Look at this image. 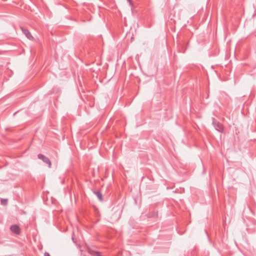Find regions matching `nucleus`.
Wrapping results in <instances>:
<instances>
[{"instance_id":"nucleus-9","label":"nucleus","mask_w":256,"mask_h":256,"mask_svg":"<svg viewBox=\"0 0 256 256\" xmlns=\"http://www.w3.org/2000/svg\"><path fill=\"white\" fill-rule=\"evenodd\" d=\"M44 256H50V255L49 253H48V252H46L44 253Z\"/></svg>"},{"instance_id":"nucleus-2","label":"nucleus","mask_w":256,"mask_h":256,"mask_svg":"<svg viewBox=\"0 0 256 256\" xmlns=\"http://www.w3.org/2000/svg\"><path fill=\"white\" fill-rule=\"evenodd\" d=\"M38 157L39 159L42 160L43 162L47 164L49 168H51V162L48 157L40 154H38Z\"/></svg>"},{"instance_id":"nucleus-4","label":"nucleus","mask_w":256,"mask_h":256,"mask_svg":"<svg viewBox=\"0 0 256 256\" xmlns=\"http://www.w3.org/2000/svg\"><path fill=\"white\" fill-rule=\"evenodd\" d=\"M10 230L12 232L16 234H19L20 233V227L16 224L11 226L10 227Z\"/></svg>"},{"instance_id":"nucleus-7","label":"nucleus","mask_w":256,"mask_h":256,"mask_svg":"<svg viewBox=\"0 0 256 256\" xmlns=\"http://www.w3.org/2000/svg\"><path fill=\"white\" fill-rule=\"evenodd\" d=\"M88 252L89 254L92 255H96L97 256H101L100 252H96L94 250H92V249H88Z\"/></svg>"},{"instance_id":"nucleus-1","label":"nucleus","mask_w":256,"mask_h":256,"mask_svg":"<svg viewBox=\"0 0 256 256\" xmlns=\"http://www.w3.org/2000/svg\"><path fill=\"white\" fill-rule=\"evenodd\" d=\"M212 124L217 131L221 133L224 132V126L222 124L216 120L214 118H212Z\"/></svg>"},{"instance_id":"nucleus-6","label":"nucleus","mask_w":256,"mask_h":256,"mask_svg":"<svg viewBox=\"0 0 256 256\" xmlns=\"http://www.w3.org/2000/svg\"><path fill=\"white\" fill-rule=\"evenodd\" d=\"M94 192L97 196L100 201L102 202L103 200L102 196L100 192L94 191Z\"/></svg>"},{"instance_id":"nucleus-5","label":"nucleus","mask_w":256,"mask_h":256,"mask_svg":"<svg viewBox=\"0 0 256 256\" xmlns=\"http://www.w3.org/2000/svg\"><path fill=\"white\" fill-rule=\"evenodd\" d=\"M20 29L22 30L23 33L25 34V36L27 37L29 40H33L34 38L32 36L30 32H29L28 30L25 28L22 27H20Z\"/></svg>"},{"instance_id":"nucleus-8","label":"nucleus","mask_w":256,"mask_h":256,"mask_svg":"<svg viewBox=\"0 0 256 256\" xmlns=\"http://www.w3.org/2000/svg\"><path fill=\"white\" fill-rule=\"evenodd\" d=\"M8 200L6 199H2L1 202L3 204H7Z\"/></svg>"},{"instance_id":"nucleus-3","label":"nucleus","mask_w":256,"mask_h":256,"mask_svg":"<svg viewBox=\"0 0 256 256\" xmlns=\"http://www.w3.org/2000/svg\"><path fill=\"white\" fill-rule=\"evenodd\" d=\"M122 210H118L116 211H114V212L112 214V218L114 221H116L118 219H120Z\"/></svg>"}]
</instances>
